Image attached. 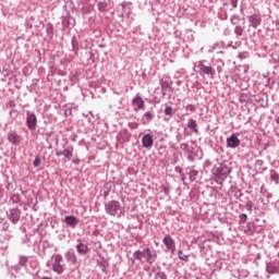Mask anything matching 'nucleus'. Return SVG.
I'll use <instances>...</instances> for the list:
<instances>
[{
	"label": "nucleus",
	"instance_id": "nucleus-30",
	"mask_svg": "<svg viewBox=\"0 0 279 279\" xmlns=\"http://www.w3.org/2000/svg\"><path fill=\"white\" fill-rule=\"evenodd\" d=\"M243 32H244L243 26L236 25L234 27V34H235L236 38L243 36Z\"/></svg>",
	"mask_w": 279,
	"mask_h": 279
},
{
	"label": "nucleus",
	"instance_id": "nucleus-48",
	"mask_svg": "<svg viewBox=\"0 0 279 279\" xmlns=\"http://www.w3.org/2000/svg\"><path fill=\"white\" fill-rule=\"evenodd\" d=\"M231 80H233V82H236V80H239V75H231Z\"/></svg>",
	"mask_w": 279,
	"mask_h": 279
},
{
	"label": "nucleus",
	"instance_id": "nucleus-18",
	"mask_svg": "<svg viewBox=\"0 0 279 279\" xmlns=\"http://www.w3.org/2000/svg\"><path fill=\"white\" fill-rule=\"evenodd\" d=\"M266 271L268 274H279V262H270L266 264Z\"/></svg>",
	"mask_w": 279,
	"mask_h": 279
},
{
	"label": "nucleus",
	"instance_id": "nucleus-36",
	"mask_svg": "<svg viewBox=\"0 0 279 279\" xmlns=\"http://www.w3.org/2000/svg\"><path fill=\"white\" fill-rule=\"evenodd\" d=\"M216 62H217V64H218L217 71H218V73H221L222 66H223L226 63H223V60H221V59H218Z\"/></svg>",
	"mask_w": 279,
	"mask_h": 279
},
{
	"label": "nucleus",
	"instance_id": "nucleus-46",
	"mask_svg": "<svg viewBox=\"0 0 279 279\" xmlns=\"http://www.w3.org/2000/svg\"><path fill=\"white\" fill-rule=\"evenodd\" d=\"M186 110H190V112H195V105H187Z\"/></svg>",
	"mask_w": 279,
	"mask_h": 279
},
{
	"label": "nucleus",
	"instance_id": "nucleus-44",
	"mask_svg": "<svg viewBox=\"0 0 279 279\" xmlns=\"http://www.w3.org/2000/svg\"><path fill=\"white\" fill-rule=\"evenodd\" d=\"M263 165H265V161H263V159H257L255 161V167H263Z\"/></svg>",
	"mask_w": 279,
	"mask_h": 279
},
{
	"label": "nucleus",
	"instance_id": "nucleus-60",
	"mask_svg": "<svg viewBox=\"0 0 279 279\" xmlns=\"http://www.w3.org/2000/svg\"><path fill=\"white\" fill-rule=\"evenodd\" d=\"M234 9H235V8H231V9H230V12H232V10H234Z\"/></svg>",
	"mask_w": 279,
	"mask_h": 279
},
{
	"label": "nucleus",
	"instance_id": "nucleus-26",
	"mask_svg": "<svg viewBox=\"0 0 279 279\" xmlns=\"http://www.w3.org/2000/svg\"><path fill=\"white\" fill-rule=\"evenodd\" d=\"M108 5L109 2L104 0V1H98L97 3V8L99 12H108Z\"/></svg>",
	"mask_w": 279,
	"mask_h": 279
},
{
	"label": "nucleus",
	"instance_id": "nucleus-8",
	"mask_svg": "<svg viewBox=\"0 0 279 279\" xmlns=\"http://www.w3.org/2000/svg\"><path fill=\"white\" fill-rule=\"evenodd\" d=\"M63 150H56V156H63L65 160H71L73 158V145H63Z\"/></svg>",
	"mask_w": 279,
	"mask_h": 279
},
{
	"label": "nucleus",
	"instance_id": "nucleus-33",
	"mask_svg": "<svg viewBox=\"0 0 279 279\" xmlns=\"http://www.w3.org/2000/svg\"><path fill=\"white\" fill-rule=\"evenodd\" d=\"M178 257L180 260H184L185 263H189V255L184 254L183 251H178Z\"/></svg>",
	"mask_w": 279,
	"mask_h": 279
},
{
	"label": "nucleus",
	"instance_id": "nucleus-58",
	"mask_svg": "<svg viewBox=\"0 0 279 279\" xmlns=\"http://www.w3.org/2000/svg\"><path fill=\"white\" fill-rule=\"evenodd\" d=\"M267 197H268V199H269V197H271V194H267Z\"/></svg>",
	"mask_w": 279,
	"mask_h": 279
},
{
	"label": "nucleus",
	"instance_id": "nucleus-12",
	"mask_svg": "<svg viewBox=\"0 0 279 279\" xmlns=\"http://www.w3.org/2000/svg\"><path fill=\"white\" fill-rule=\"evenodd\" d=\"M163 245H166L167 252H171L172 254H175V240L171 238V235L167 234L162 239Z\"/></svg>",
	"mask_w": 279,
	"mask_h": 279
},
{
	"label": "nucleus",
	"instance_id": "nucleus-29",
	"mask_svg": "<svg viewBox=\"0 0 279 279\" xmlns=\"http://www.w3.org/2000/svg\"><path fill=\"white\" fill-rule=\"evenodd\" d=\"M64 114L65 116H71L73 114V104H66L64 106Z\"/></svg>",
	"mask_w": 279,
	"mask_h": 279
},
{
	"label": "nucleus",
	"instance_id": "nucleus-16",
	"mask_svg": "<svg viewBox=\"0 0 279 279\" xmlns=\"http://www.w3.org/2000/svg\"><path fill=\"white\" fill-rule=\"evenodd\" d=\"M180 149L182 151H185V154H187V160H191L192 162L195 160V158H193V146H189L187 143H182L180 145Z\"/></svg>",
	"mask_w": 279,
	"mask_h": 279
},
{
	"label": "nucleus",
	"instance_id": "nucleus-40",
	"mask_svg": "<svg viewBox=\"0 0 279 279\" xmlns=\"http://www.w3.org/2000/svg\"><path fill=\"white\" fill-rule=\"evenodd\" d=\"M238 58H240V60H245V58H250V53L248 52H240Z\"/></svg>",
	"mask_w": 279,
	"mask_h": 279
},
{
	"label": "nucleus",
	"instance_id": "nucleus-13",
	"mask_svg": "<svg viewBox=\"0 0 279 279\" xmlns=\"http://www.w3.org/2000/svg\"><path fill=\"white\" fill-rule=\"evenodd\" d=\"M142 147H144V149H151V147H154V135H151V133H146L142 137Z\"/></svg>",
	"mask_w": 279,
	"mask_h": 279
},
{
	"label": "nucleus",
	"instance_id": "nucleus-17",
	"mask_svg": "<svg viewBox=\"0 0 279 279\" xmlns=\"http://www.w3.org/2000/svg\"><path fill=\"white\" fill-rule=\"evenodd\" d=\"M185 171L191 182H196L197 178H199V171H197L195 167L186 168Z\"/></svg>",
	"mask_w": 279,
	"mask_h": 279
},
{
	"label": "nucleus",
	"instance_id": "nucleus-22",
	"mask_svg": "<svg viewBox=\"0 0 279 279\" xmlns=\"http://www.w3.org/2000/svg\"><path fill=\"white\" fill-rule=\"evenodd\" d=\"M154 121V112L151 111H146L143 117H142V122L144 125H147Z\"/></svg>",
	"mask_w": 279,
	"mask_h": 279
},
{
	"label": "nucleus",
	"instance_id": "nucleus-2",
	"mask_svg": "<svg viewBox=\"0 0 279 279\" xmlns=\"http://www.w3.org/2000/svg\"><path fill=\"white\" fill-rule=\"evenodd\" d=\"M134 260H140V263H143L146 260L148 265H154L156 260H158V253H156V250H151L149 247H145L144 250H137L133 253Z\"/></svg>",
	"mask_w": 279,
	"mask_h": 279
},
{
	"label": "nucleus",
	"instance_id": "nucleus-6",
	"mask_svg": "<svg viewBox=\"0 0 279 279\" xmlns=\"http://www.w3.org/2000/svg\"><path fill=\"white\" fill-rule=\"evenodd\" d=\"M159 84L161 86L162 97H167L169 95V90H171V86H173V81L171 80V77L163 75L159 80Z\"/></svg>",
	"mask_w": 279,
	"mask_h": 279
},
{
	"label": "nucleus",
	"instance_id": "nucleus-49",
	"mask_svg": "<svg viewBox=\"0 0 279 279\" xmlns=\"http://www.w3.org/2000/svg\"><path fill=\"white\" fill-rule=\"evenodd\" d=\"M175 172H177V173H182V168L175 167Z\"/></svg>",
	"mask_w": 279,
	"mask_h": 279
},
{
	"label": "nucleus",
	"instance_id": "nucleus-42",
	"mask_svg": "<svg viewBox=\"0 0 279 279\" xmlns=\"http://www.w3.org/2000/svg\"><path fill=\"white\" fill-rule=\"evenodd\" d=\"M247 221V214L240 215V223H245Z\"/></svg>",
	"mask_w": 279,
	"mask_h": 279
},
{
	"label": "nucleus",
	"instance_id": "nucleus-31",
	"mask_svg": "<svg viewBox=\"0 0 279 279\" xmlns=\"http://www.w3.org/2000/svg\"><path fill=\"white\" fill-rule=\"evenodd\" d=\"M241 17L238 14H233L230 19L231 25H239Z\"/></svg>",
	"mask_w": 279,
	"mask_h": 279
},
{
	"label": "nucleus",
	"instance_id": "nucleus-35",
	"mask_svg": "<svg viewBox=\"0 0 279 279\" xmlns=\"http://www.w3.org/2000/svg\"><path fill=\"white\" fill-rule=\"evenodd\" d=\"M245 208L248 213H253L254 210V203L252 201H247L245 204Z\"/></svg>",
	"mask_w": 279,
	"mask_h": 279
},
{
	"label": "nucleus",
	"instance_id": "nucleus-34",
	"mask_svg": "<svg viewBox=\"0 0 279 279\" xmlns=\"http://www.w3.org/2000/svg\"><path fill=\"white\" fill-rule=\"evenodd\" d=\"M239 41H236L235 44L232 41H229L227 46H225V49H239Z\"/></svg>",
	"mask_w": 279,
	"mask_h": 279
},
{
	"label": "nucleus",
	"instance_id": "nucleus-57",
	"mask_svg": "<svg viewBox=\"0 0 279 279\" xmlns=\"http://www.w3.org/2000/svg\"><path fill=\"white\" fill-rule=\"evenodd\" d=\"M83 117H85V118H88V114H86V113H83Z\"/></svg>",
	"mask_w": 279,
	"mask_h": 279
},
{
	"label": "nucleus",
	"instance_id": "nucleus-20",
	"mask_svg": "<svg viewBox=\"0 0 279 279\" xmlns=\"http://www.w3.org/2000/svg\"><path fill=\"white\" fill-rule=\"evenodd\" d=\"M8 141L9 143H11V145H21V136L16 133H9Z\"/></svg>",
	"mask_w": 279,
	"mask_h": 279
},
{
	"label": "nucleus",
	"instance_id": "nucleus-4",
	"mask_svg": "<svg viewBox=\"0 0 279 279\" xmlns=\"http://www.w3.org/2000/svg\"><path fill=\"white\" fill-rule=\"evenodd\" d=\"M208 64V61L206 60H201L196 61L194 63V66L198 70L199 75H206V77H209V80H215L216 71L211 65H206Z\"/></svg>",
	"mask_w": 279,
	"mask_h": 279
},
{
	"label": "nucleus",
	"instance_id": "nucleus-23",
	"mask_svg": "<svg viewBox=\"0 0 279 279\" xmlns=\"http://www.w3.org/2000/svg\"><path fill=\"white\" fill-rule=\"evenodd\" d=\"M187 128L189 130H192L194 134H199V130L197 129V121H195V119L190 118L187 120Z\"/></svg>",
	"mask_w": 279,
	"mask_h": 279
},
{
	"label": "nucleus",
	"instance_id": "nucleus-10",
	"mask_svg": "<svg viewBox=\"0 0 279 279\" xmlns=\"http://www.w3.org/2000/svg\"><path fill=\"white\" fill-rule=\"evenodd\" d=\"M7 217L11 223H19L21 220V209L19 208H12L7 211Z\"/></svg>",
	"mask_w": 279,
	"mask_h": 279
},
{
	"label": "nucleus",
	"instance_id": "nucleus-5",
	"mask_svg": "<svg viewBox=\"0 0 279 279\" xmlns=\"http://www.w3.org/2000/svg\"><path fill=\"white\" fill-rule=\"evenodd\" d=\"M105 213L110 217H121V203L119 201H109L105 203Z\"/></svg>",
	"mask_w": 279,
	"mask_h": 279
},
{
	"label": "nucleus",
	"instance_id": "nucleus-24",
	"mask_svg": "<svg viewBox=\"0 0 279 279\" xmlns=\"http://www.w3.org/2000/svg\"><path fill=\"white\" fill-rule=\"evenodd\" d=\"M163 114H165V121H169L171 119V117H173V114H175V109L171 108V106H166L165 110H163Z\"/></svg>",
	"mask_w": 279,
	"mask_h": 279
},
{
	"label": "nucleus",
	"instance_id": "nucleus-32",
	"mask_svg": "<svg viewBox=\"0 0 279 279\" xmlns=\"http://www.w3.org/2000/svg\"><path fill=\"white\" fill-rule=\"evenodd\" d=\"M64 23H66V27H69V29H73V27H75V20L72 17L65 20Z\"/></svg>",
	"mask_w": 279,
	"mask_h": 279
},
{
	"label": "nucleus",
	"instance_id": "nucleus-50",
	"mask_svg": "<svg viewBox=\"0 0 279 279\" xmlns=\"http://www.w3.org/2000/svg\"><path fill=\"white\" fill-rule=\"evenodd\" d=\"M175 138H177L178 143H180V141H182V136H180V134H178V135L175 136Z\"/></svg>",
	"mask_w": 279,
	"mask_h": 279
},
{
	"label": "nucleus",
	"instance_id": "nucleus-54",
	"mask_svg": "<svg viewBox=\"0 0 279 279\" xmlns=\"http://www.w3.org/2000/svg\"><path fill=\"white\" fill-rule=\"evenodd\" d=\"M256 259H257V260H260V253H257Z\"/></svg>",
	"mask_w": 279,
	"mask_h": 279
},
{
	"label": "nucleus",
	"instance_id": "nucleus-28",
	"mask_svg": "<svg viewBox=\"0 0 279 279\" xmlns=\"http://www.w3.org/2000/svg\"><path fill=\"white\" fill-rule=\"evenodd\" d=\"M270 182H275V184H279V174L276 171H270Z\"/></svg>",
	"mask_w": 279,
	"mask_h": 279
},
{
	"label": "nucleus",
	"instance_id": "nucleus-39",
	"mask_svg": "<svg viewBox=\"0 0 279 279\" xmlns=\"http://www.w3.org/2000/svg\"><path fill=\"white\" fill-rule=\"evenodd\" d=\"M40 162H41L40 156H36L33 161V165L34 167H40Z\"/></svg>",
	"mask_w": 279,
	"mask_h": 279
},
{
	"label": "nucleus",
	"instance_id": "nucleus-14",
	"mask_svg": "<svg viewBox=\"0 0 279 279\" xmlns=\"http://www.w3.org/2000/svg\"><path fill=\"white\" fill-rule=\"evenodd\" d=\"M75 248H76L78 256H86V254H88V252H90V248L88 247V245L80 240H77V244H76Z\"/></svg>",
	"mask_w": 279,
	"mask_h": 279
},
{
	"label": "nucleus",
	"instance_id": "nucleus-27",
	"mask_svg": "<svg viewBox=\"0 0 279 279\" xmlns=\"http://www.w3.org/2000/svg\"><path fill=\"white\" fill-rule=\"evenodd\" d=\"M215 49H226V43L225 41H218L213 45V47L208 50V53H213Z\"/></svg>",
	"mask_w": 279,
	"mask_h": 279
},
{
	"label": "nucleus",
	"instance_id": "nucleus-41",
	"mask_svg": "<svg viewBox=\"0 0 279 279\" xmlns=\"http://www.w3.org/2000/svg\"><path fill=\"white\" fill-rule=\"evenodd\" d=\"M263 77L266 78V81L264 82V86H266V88H269V84H271V78L267 77V75L263 74Z\"/></svg>",
	"mask_w": 279,
	"mask_h": 279
},
{
	"label": "nucleus",
	"instance_id": "nucleus-43",
	"mask_svg": "<svg viewBox=\"0 0 279 279\" xmlns=\"http://www.w3.org/2000/svg\"><path fill=\"white\" fill-rule=\"evenodd\" d=\"M162 193H163L167 197H169V195H170V193H171V190H169V187H167V186H163V187H162Z\"/></svg>",
	"mask_w": 279,
	"mask_h": 279
},
{
	"label": "nucleus",
	"instance_id": "nucleus-59",
	"mask_svg": "<svg viewBox=\"0 0 279 279\" xmlns=\"http://www.w3.org/2000/svg\"><path fill=\"white\" fill-rule=\"evenodd\" d=\"M43 279H51V278H49V277H43Z\"/></svg>",
	"mask_w": 279,
	"mask_h": 279
},
{
	"label": "nucleus",
	"instance_id": "nucleus-38",
	"mask_svg": "<svg viewBox=\"0 0 279 279\" xmlns=\"http://www.w3.org/2000/svg\"><path fill=\"white\" fill-rule=\"evenodd\" d=\"M155 279H167V274L159 271L156 274Z\"/></svg>",
	"mask_w": 279,
	"mask_h": 279
},
{
	"label": "nucleus",
	"instance_id": "nucleus-11",
	"mask_svg": "<svg viewBox=\"0 0 279 279\" xmlns=\"http://www.w3.org/2000/svg\"><path fill=\"white\" fill-rule=\"evenodd\" d=\"M250 27H253V29H257L259 25L263 23V17L258 13H253L252 15L247 16Z\"/></svg>",
	"mask_w": 279,
	"mask_h": 279
},
{
	"label": "nucleus",
	"instance_id": "nucleus-25",
	"mask_svg": "<svg viewBox=\"0 0 279 279\" xmlns=\"http://www.w3.org/2000/svg\"><path fill=\"white\" fill-rule=\"evenodd\" d=\"M98 267L101 269L102 274H108V267H110V264L102 258L98 260Z\"/></svg>",
	"mask_w": 279,
	"mask_h": 279
},
{
	"label": "nucleus",
	"instance_id": "nucleus-52",
	"mask_svg": "<svg viewBox=\"0 0 279 279\" xmlns=\"http://www.w3.org/2000/svg\"><path fill=\"white\" fill-rule=\"evenodd\" d=\"M26 260V258H21V265H25Z\"/></svg>",
	"mask_w": 279,
	"mask_h": 279
},
{
	"label": "nucleus",
	"instance_id": "nucleus-15",
	"mask_svg": "<svg viewBox=\"0 0 279 279\" xmlns=\"http://www.w3.org/2000/svg\"><path fill=\"white\" fill-rule=\"evenodd\" d=\"M64 258L70 265H75V263H77V255H75V251L73 248L68 250L64 253Z\"/></svg>",
	"mask_w": 279,
	"mask_h": 279
},
{
	"label": "nucleus",
	"instance_id": "nucleus-3",
	"mask_svg": "<svg viewBox=\"0 0 279 279\" xmlns=\"http://www.w3.org/2000/svg\"><path fill=\"white\" fill-rule=\"evenodd\" d=\"M47 267H50L58 276H62L66 271V263H64V257L60 254H53L50 260L47 262Z\"/></svg>",
	"mask_w": 279,
	"mask_h": 279
},
{
	"label": "nucleus",
	"instance_id": "nucleus-9",
	"mask_svg": "<svg viewBox=\"0 0 279 279\" xmlns=\"http://www.w3.org/2000/svg\"><path fill=\"white\" fill-rule=\"evenodd\" d=\"M227 148L228 149H236L241 145V140H239V134L233 133L229 137H227Z\"/></svg>",
	"mask_w": 279,
	"mask_h": 279
},
{
	"label": "nucleus",
	"instance_id": "nucleus-21",
	"mask_svg": "<svg viewBox=\"0 0 279 279\" xmlns=\"http://www.w3.org/2000/svg\"><path fill=\"white\" fill-rule=\"evenodd\" d=\"M132 104L137 106L138 110H145V100L138 94L132 99Z\"/></svg>",
	"mask_w": 279,
	"mask_h": 279
},
{
	"label": "nucleus",
	"instance_id": "nucleus-56",
	"mask_svg": "<svg viewBox=\"0 0 279 279\" xmlns=\"http://www.w3.org/2000/svg\"><path fill=\"white\" fill-rule=\"evenodd\" d=\"M240 12H241V14H243V7L240 8Z\"/></svg>",
	"mask_w": 279,
	"mask_h": 279
},
{
	"label": "nucleus",
	"instance_id": "nucleus-53",
	"mask_svg": "<svg viewBox=\"0 0 279 279\" xmlns=\"http://www.w3.org/2000/svg\"><path fill=\"white\" fill-rule=\"evenodd\" d=\"M109 194H110V192H108V191L105 192V193H104V197H108Z\"/></svg>",
	"mask_w": 279,
	"mask_h": 279
},
{
	"label": "nucleus",
	"instance_id": "nucleus-51",
	"mask_svg": "<svg viewBox=\"0 0 279 279\" xmlns=\"http://www.w3.org/2000/svg\"><path fill=\"white\" fill-rule=\"evenodd\" d=\"M72 162H73L74 165H80V159H74Z\"/></svg>",
	"mask_w": 279,
	"mask_h": 279
},
{
	"label": "nucleus",
	"instance_id": "nucleus-37",
	"mask_svg": "<svg viewBox=\"0 0 279 279\" xmlns=\"http://www.w3.org/2000/svg\"><path fill=\"white\" fill-rule=\"evenodd\" d=\"M71 45H72V51H77V39H75V37L72 38Z\"/></svg>",
	"mask_w": 279,
	"mask_h": 279
},
{
	"label": "nucleus",
	"instance_id": "nucleus-55",
	"mask_svg": "<svg viewBox=\"0 0 279 279\" xmlns=\"http://www.w3.org/2000/svg\"><path fill=\"white\" fill-rule=\"evenodd\" d=\"M276 123L279 125V116L276 118Z\"/></svg>",
	"mask_w": 279,
	"mask_h": 279
},
{
	"label": "nucleus",
	"instance_id": "nucleus-7",
	"mask_svg": "<svg viewBox=\"0 0 279 279\" xmlns=\"http://www.w3.org/2000/svg\"><path fill=\"white\" fill-rule=\"evenodd\" d=\"M37 125H38V118L36 117V113L26 111V126L31 130V132H34Z\"/></svg>",
	"mask_w": 279,
	"mask_h": 279
},
{
	"label": "nucleus",
	"instance_id": "nucleus-1",
	"mask_svg": "<svg viewBox=\"0 0 279 279\" xmlns=\"http://www.w3.org/2000/svg\"><path fill=\"white\" fill-rule=\"evenodd\" d=\"M232 173V168L228 163H216L211 170V178L216 184H223L228 175Z\"/></svg>",
	"mask_w": 279,
	"mask_h": 279
},
{
	"label": "nucleus",
	"instance_id": "nucleus-61",
	"mask_svg": "<svg viewBox=\"0 0 279 279\" xmlns=\"http://www.w3.org/2000/svg\"><path fill=\"white\" fill-rule=\"evenodd\" d=\"M72 141L75 143V136L72 138Z\"/></svg>",
	"mask_w": 279,
	"mask_h": 279
},
{
	"label": "nucleus",
	"instance_id": "nucleus-45",
	"mask_svg": "<svg viewBox=\"0 0 279 279\" xmlns=\"http://www.w3.org/2000/svg\"><path fill=\"white\" fill-rule=\"evenodd\" d=\"M232 8H239V0H230Z\"/></svg>",
	"mask_w": 279,
	"mask_h": 279
},
{
	"label": "nucleus",
	"instance_id": "nucleus-47",
	"mask_svg": "<svg viewBox=\"0 0 279 279\" xmlns=\"http://www.w3.org/2000/svg\"><path fill=\"white\" fill-rule=\"evenodd\" d=\"M196 156H197L198 160H201V158H202V148L196 149Z\"/></svg>",
	"mask_w": 279,
	"mask_h": 279
},
{
	"label": "nucleus",
	"instance_id": "nucleus-19",
	"mask_svg": "<svg viewBox=\"0 0 279 279\" xmlns=\"http://www.w3.org/2000/svg\"><path fill=\"white\" fill-rule=\"evenodd\" d=\"M64 221L70 228H75L80 223V219L75 216H65Z\"/></svg>",
	"mask_w": 279,
	"mask_h": 279
}]
</instances>
